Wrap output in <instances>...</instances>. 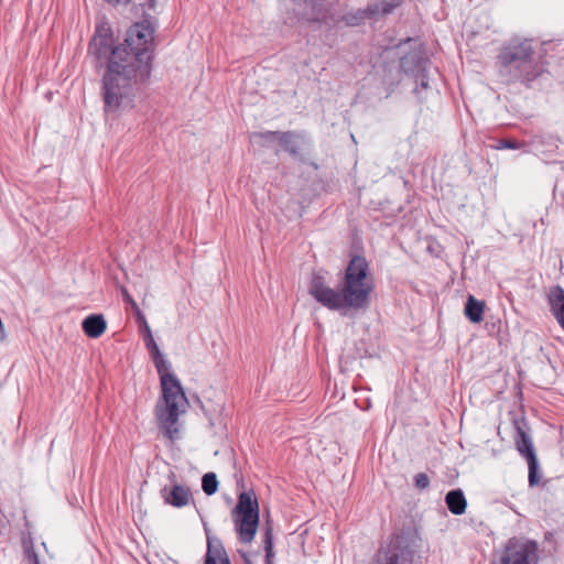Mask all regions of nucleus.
Here are the masks:
<instances>
[{
	"label": "nucleus",
	"mask_w": 564,
	"mask_h": 564,
	"mask_svg": "<svg viewBox=\"0 0 564 564\" xmlns=\"http://www.w3.org/2000/svg\"><path fill=\"white\" fill-rule=\"evenodd\" d=\"M154 366L162 391V401L160 400L155 406L158 425L166 438L175 441L181 437L180 415L186 412L189 403L180 380L171 372L170 362L163 357L155 360Z\"/></svg>",
	"instance_id": "nucleus-4"
},
{
	"label": "nucleus",
	"mask_w": 564,
	"mask_h": 564,
	"mask_svg": "<svg viewBox=\"0 0 564 564\" xmlns=\"http://www.w3.org/2000/svg\"><path fill=\"white\" fill-rule=\"evenodd\" d=\"M499 74L507 84L521 83L531 87L543 73V67L534 57V48L530 40H512L505 44L497 56Z\"/></svg>",
	"instance_id": "nucleus-5"
},
{
	"label": "nucleus",
	"mask_w": 564,
	"mask_h": 564,
	"mask_svg": "<svg viewBox=\"0 0 564 564\" xmlns=\"http://www.w3.org/2000/svg\"><path fill=\"white\" fill-rule=\"evenodd\" d=\"M338 0H291L292 9L285 22L295 23H326L332 19L333 7Z\"/></svg>",
	"instance_id": "nucleus-8"
},
{
	"label": "nucleus",
	"mask_w": 564,
	"mask_h": 564,
	"mask_svg": "<svg viewBox=\"0 0 564 564\" xmlns=\"http://www.w3.org/2000/svg\"><path fill=\"white\" fill-rule=\"evenodd\" d=\"M156 2L158 0H144L138 3V7L142 11V19H144L147 14H151V12L156 13Z\"/></svg>",
	"instance_id": "nucleus-28"
},
{
	"label": "nucleus",
	"mask_w": 564,
	"mask_h": 564,
	"mask_svg": "<svg viewBox=\"0 0 564 564\" xmlns=\"http://www.w3.org/2000/svg\"><path fill=\"white\" fill-rule=\"evenodd\" d=\"M148 332H152L148 322H144L141 326H140V333L143 335V334H147Z\"/></svg>",
	"instance_id": "nucleus-35"
},
{
	"label": "nucleus",
	"mask_w": 564,
	"mask_h": 564,
	"mask_svg": "<svg viewBox=\"0 0 564 564\" xmlns=\"http://www.w3.org/2000/svg\"><path fill=\"white\" fill-rule=\"evenodd\" d=\"M218 455H223V456H236L235 452H234V448L229 445H225L223 449H216L214 452V456H218Z\"/></svg>",
	"instance_id": "nucleus-32"
},
{
	"label": "nucleus",
	"mask_w": 564,
	"mask_h": 564,
	"mask_svg": "<svg viewBox=\"0 0 564 564\" xmlns=\"http://www.w3.org/2000/svg\"><path fill=\"white\" fill-rule=\"evenodd\" d=\"M134 316H135V319H137V323L139 324V327L144 323L147 322V318L143 314V312L140 310V308H137L134 312H133Z\"/></svg>",
	"instance_id": "nucleus-33"
},
{
	"label": "nucleus",
	"mask_w": 564,
	"mask_h": 564,
	"mask_svg": "<svg viewBox=\"0 0 564 564\" xmlns=\"http://www.w3.org/2000/svg\"><path fill=\"white\" fill-rule=\"evenodd\" d=\"M218 480L215 473H206L202 478V489L207 496H212L218 490Z\"/></svg>",
	"instance_id": "nucleus-24"
},
{
	"label": "nucleus",
	"mask_w": 564,
	"mask_h": 564,
	"mask_svg": "<svg viewBox=\"0 0 564 564\" xmlns=\"http://www.w3.org/2000/svg\"><path fill=\"white\" fill-rule=\"evenodd\" d=\"M551 312L564 330V290L556 286L550 296Z\"/></svg>",
	"instance_id": "nucleus-18"
},
{
	"label": "nucleus",
	"mask_w": 564,
	"mask_h": 564,
	"mask_svg": "<svg viewBox=\"0 0 564 564\" xmlns=\"http://www.w3.org/2000/svg\"><path fill=\"white\" fill-rule=\"evenodd\" d=\"M373 290L369 279V264L365 257L354 256L345 269L339 289H333L321 272H314L308 293L324 307L346 316L349 311H365Z\"/></svg>",
	"instance_id": "nucleus-2"
},
{
	"label": "nucleus",
	"mask_w": 564,
	"mask_h": 564,
	"mask_svg": "<svg viewBox=\"0 0 564 564\" xmlns=\"http://www.w3.org/2000/svg\"><path fill=\"white\" fill-rule=\"evenodd\" d=\"M150 355H151V357H152L153 362H154L155 360H159V359H162V358H163V355H162V352H161L160 348H155L152 352H150Z\"/></svg>",
	"instance_id": "nucleus-34"
},
{
	"label": "nucleus",
	"mask_w": 564,
	"mask_h": 564,
	"mask_svg": "<svg viewBox=\"0 0 564 564\" xmlns=\"http://www.w3.org/2000/svg\"><path fill=\"white\" fill-rule=\"evenodd\" d=\"M145 347L148 348L149 352H152L155 348H159L155 340H151V343L145 344Z\"/></svg>",
	"instance_id": "nucleus-37"
},
{
	"label": "nucleus",
	"mask_w": 564,
	"mask_h": 564,
	"mask_svg": "<svg viewBox=\"0 0 564 564\" xmlns=\"http://www.w3.org/2000/svg\"><path fill=\"white\" fill-rule=\"evenodd\" d=\"M156 18L147 14L141 21L134 22L126 32L123 42L117 44L112 68L126 69L127 83L134 109L143 97L150 82L154 58V33Z\"/></svg>",
	"instance_id": "nucleus-1"
},
{
	"label": "nucleus",
	"mask_w": 564,
	"mask_h": 564,
	"mask_svg": "<svg viewBox=\"0 0 564 564\" xmlns=\"http://www.w3.org/2000/svg\"><path fill=\"white\" fill-rule=\"evenodd\" d=\"M419 535L408 529L393 533L369 564H413L419 551Z\"/></svg>",
	"instance_id": "nucleus-6"
},
{
	"label": "nucleus",
	"mask_w": 564,
	"mask_h": 564,
	"mask_svg": "<svg viewBox=\"0 0 564 564\" xmlns=\"http://www.w3.org/2000/svg\"><path fill=\"white\" fill-rule=\"evenodd\" d=\"M304 133L296 131H279L278 143L292 156L299 155V140H304Z\"/></svg>",
	"instance_id": "nucleus-15"
},
{
	"label": "nucleus",
	"mask_w": 564,
	"mask_h": 564,
	"mask_svg": "<svg viewBox=\"0 0 564 564\" xmlns=\"http://www.w3.org/2000/svg\"><path fill=\"white\" fill-rule=\"evenodd\" d=\"M402 0H381L378 2L369 3L368 13H370L371 19L378 17L379 14L387 15L390 14L395 8L400 7Z\"/></svg>",
	"instance_id": "nucleus-20"
},
{
	"label": "nucleus",
	"mask_w": 564,
	"mask_h": 564,
	"mask_svg": "<svg viewBox=\"0 0 564 564\" xmlns=\"http://www.w3.org/2000/svg\"><path fill=\"white\" fill-rule=\"evenodd\" d=\"M538 558V543L524 538H510L492 564H531Z\"/></svg>",
	"instance_id": "nucleus-9"
},
{
	"label": "nucleus",
	"mask_w": 564,
	"mask_h": 564,
	"mask_svg": "<svg viewBox=\"0 0 564 564\" xmlns=\"http://www.w3.org/2000/svg\"><path fill=\"white\" fill-rule=\"evenodd\" d=\"M529 464V486L535 487L540 485L542 479V471L539 460H528Z\"/></svg>",
	"instance_id": "nucleus-25"
},
{
	"label": "nucleus",
	"mask_w": 564,
	"mask_h": 564,
	"mask_svg": "<svg viewBox=\"0 0 564 564\" xmlns=\"http://www.w3.org/2000/svg\"><path fill=\"white\" fill-rule=\"evenodd\" d=\"M485 302L477 300L474 295H468L464 307L466 318L474 324L484 319Z\"/></svg>",
	"instance_id": "nucleus-16"
},
{
	"label": "nucleus",
	"mask_w": 564,
	"mask_h": 564,
	"mask_svg": "<svg viewBox=\"0 0 564 564\" xmlns=\"http://www.w3.org/2000/svg\"><path fill=\"white\" fill-rule=\"evenodd\" d=\"M521 147V144L513 139H501L498 141L497 149H510V150H517Z\"/></svg>",
	"instance_id": "nucleus-30"
},
{
	"label": "nucleus",
	"mask_w": 564,
	"mask_h": 564,
	"mask_svg": "<svg viewBox=\"0 0 564 564\" xmlns=\"http://www.w3.org/2000/svg\"><path fill=\"white\" fill-rule=\"evenodd\" d=\"M367 19H371L370 13H368V7L346 12L338 20L334 19V22H343L346 26H359Z\"/></svg>",
	"instance_id": "nucleus-19"
},
{
	"label": "nucleus",
	"mask_w": 564,
	"mask_h": 564,
	"mask_svg": "<svg viewBox=\"0 0 564 564\" xmlns=\"http://www.w3.org/2000/svg\"><path fill=\"white\" fill-rule=\"evenodd\" d=\"M88 52L98 63L106 65L100 88L105 115L118 117L132 110L126 69L112 68V63L117 61L115 58L117 45L108 22L104 21L96 26Z\"/></svg>",
	"instance_id": "nucleus-3"
},
{
	"label": "nucleus",
	"mask_w": 564,
	"mask_h": 564,
	"mask_svg": "<svg viewBox=\"0 0 564 564\" xmlns=\"http://www.w3.org/2000/svg\"><path fill=\"white\" fill-rule=\"evenodd\" d=\"M231 516L239 541L245 544L251 543L259 527V503L253 491L239 495Z\"/></svg>",
	"instance_id": "nucleus-7"
},
{
	"label": "nucleus",
	"mask_w": 564,
	"mask_h": 564,
	"mask_svg": "<svg viewBox=\"0 0 564 564\" xmlns=\"http://www.w3.org/2000/svg\"><path fill=\"white\" fill-rule=\"evenodd\" d=\"M82 328L89 338H99L107 328V322L102 314H90L82 322Z\"/></svg>",
	"instance_id": "nucleus-14"
},
{
	"label": "nucleus",
	"mask_w": 564,
	"mask_h": 564,
	"mask_svg": "<svg viewBox=\"0 0 564 564\" xmlns=\"http://www.w3.org/2000/svg\"><path fill=\"white\" fill-rule=\"evenodd\" d=\"M445 502L448 510L455 516H460L466 511L467 501L460 489L448 491L445 496Z\"/></svg>",
	"instance_id": "nucleus-17"
},
{
	"label": "nucleus",
	"mask_w": 564,
	"mask_h": 564,
	"mask_svg": "<svg viewBox=\"0 0 564 564\" xmlns=\"http://www.w3.org/2000/svg\"><path fill=\"white\" fill-rule=\"evenodd\" d=\"M24 556L29 564H40L39 556L33 547L32 542H23Z\"/></svg>",
	"instance_id": "nucleus-27"
},
{
	"label": "nucleus",
	"mask_w": 564,
	"mask_h": 564,
	"mask_svg": "<svg viewBox=\"0 0 564 564\" xmlns=\"http://www.w3.org/2000/svg\"><path fill=\"white\" fill-rule=\"evenodd\" d=\"M204 530L207 542L204 564H231L223 541L218 536L213 535L206 524H204Z\"/></svg>",
	"instance_id": "nucleus-11"
},
{
	"label": "nucleus",
	"mask_w": 564,
	"mask_h": 564,
	"mask_svg": "<svg viewBox=\"0 0 564 564\" xmlns=\"http://www.w3.org/2000/svg\"><path fill=\"white\" fill-rule=\"evenodd\" d=\"M144 344L151 343V340H154L152 332H148L147 334L142 335Z\"/></svg>",
	"instance_id": "nucleus-36"
},
{
	"label": "nucleus",
	"mask_w": 564,
	"mask_h": 564,
	"mask_svg": "<svg viewBox=\"0 0 564 564\" xmlns=\"http://www.w3.org/2000/svg\"><path fill=\"white\" fill-rule=\"evenodd\" d=\"M263 544L265 551V564H272L273 552V529L270 524L263 529Z\"/></svg>",
	"instance_id": "nucleus-23"
},
{
	"label": "nucleus",
	"mask_w": 564,
	"mask_h": 564,
	"mask_svg": "<svg viewBox=\"0 0 564 564\" xmlns=\"http://www.w3.org/2000/svg\"><path fill=\"white\" fill-rule=\"evenodd\" d=\"M430 59L421 48L412 50L400 58V69L410 76L427 72Z\"/></svg>",
	"instance_id": "nucleus-12"
},
{
	"label": "nucleus",
	"mask_w": 564,
	"mask_h": 564,
	"mask_svg": "<svg viewBox=\"0 0 564 564\" xmlns=\"http://www.w3.org/2000/svg\"><path fill=\"white\" fill-rule=\"evenodd\" d=\"M105 1L108 3H120V2L130 3L132 0H105Z\"/></svg>",
	"instance_id": "nucleus-38"
},
{
	"label": "nucleus",
	"mask_w": 564,
	"mask_h": 564,
	"mask_svg": "<svg viewBox=\"0 0 564 564\" xmlns=\"http://www.w3.org/2000/svg\"><path fill=\"white\" fill-rule=\"evenodd\" d=\"M123 301L131 306V310L134 312L137 308H140L133 297L130 295L126 288L121 289Z\"/></svg>",
	"instance_id": "nucleus-31"
},
{
	"label": "nucleus",
	"mask_w": 564,
	"mask_h": 564,
	"mask_svg": "<svg viewBox=\"0 0 564 564\" xmlns=\"http://www.w3.org/2000/svg\"><path fill=\"white\" fill-rule=\"evenodd\" d=\"M508 417L514 431L513 441L520 455L524 458H536L531 429L522 406L514 404L508 411Z\"/></svg>",
	"instance_id": "nucleus-10"
},
{
	"label": "nucleus",
	"mask_w": 564,
	"mask_h": 564,
	"mask_svg": "<svg viewBox=\"0 0 564 564\" xmlns=\"http://www.w3.org/2000/svg\"><path fill=\"white\" fill-rule=\"evenodd\" d=\"M164 502L175 508H182L189 503L193 495L191 489L183 485H174L169 491L166 487L161 490Z\"/></svg>",
	"instance_id": "nucleus-13"
},
{
	"label": "nucleus",
	"mask_w": 564,
	"mask_h": 564,
	"mask_svg": "<svg viewBox=\"0 0 564 564\" xmlns=\"http://www.w3.org/2000/svg\"><path fill=\"white\" fill-rule=\"evenodd\" d=\"M279 131H259L251 134V139L262 148H269L278 142Z\"/></svg>",
	"instance_id": "nucleus-22"
},
{
	"label": "nucleus",
	"mask_w": 564,
	"mask_h": 564,
	"mask_svg": "<svg viewBox=\"0 0 564 564\" xmlns=\"http://www.w3.org/2000/svg\"><path fill=\"white\" fill-rule=\"evenodd\" d=\"M202 409L205 412V415L208 419V424L212 429L224 425V419L221 415L223 406L215 408L214 403L209 402L208 406L202 403Z\"/></svg>",
	"instance_id": "nucleus-21"
},
{
	"label": "nucleus",
	"mask_w": 564,
	"mask_h": 564,
	"mask_svg": "<svg viewBox=\"0 0 564 564\" xmlns=\"http://www.w3.org/2000/svg\"><path fill=\"white\" fill-rule=\"evenodd\" d=\"M414 78V82L416 84L415 88L413 89V93L419 96L421 94L422 89L429 88V78H427V72H423L422 74H416L412 76Z\"/></svg>",
	"instance_id": "nucleus-26"
},
{
	"label": "nucleus",
	"mask_w": 564,
	"mask_h": 564,
	"mask_svg": "<svg viewBox=\"0 0 564 564\" xmlns=\"http://www.w3.org/2000/svg\"><path fill=\"white\" fill-rule=\"evenodd\" d=\"M414 486L417 489H426L430 486V478L425 473H419L414 476Z\"/></svg>",
	"instance_id": "nucleus-29"
}]
</instances>
